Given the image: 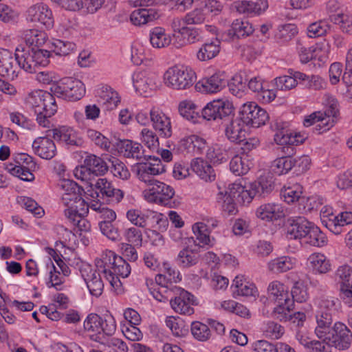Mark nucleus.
<instances>
[{
	"label": "nucleus",
	"mask_w": 352,
	"mask_h": 352,
	"mask_svg": "<svg viewBox=\"0 0 352 352\" xmlns=\"http://www.w3.org/2000/svg\"><path fill=\"white\" fill-rule=\"evenodd\" d=\"M153 296L160 302L169 301L171 308L182 315L194 314L193 306L197 305V298L191 293L176 285L163 287L160 290L152 292Z\"/></svg>",
	"instance_id": "f257e3e1"
},
{
	"label": "nucleus",
	"mask_w": 352,
	"mask_h": 352,
	"mask_svg": "<svg viewBox=\"0 0 352 352\" xmlns=\"http://www.w3.org/2000/svg\"><path fill=\"white\" fill-rule=\"evenodd\" d=\"M25 103L34 111L36 121L40 126L50 127L49 120L57 111V104L53 93L36 90L25 98Z\"/></svg>",
	"instance_id": "f03ea898"
},
{
	"label": "nucleus",
	"mask_w": 352,
	"mask_h": 352,
	"mask_svg": "<svg viewBox=\"0 0 352 352\" xmlns=\"http://www.w3.org/2000/svg\"><path fill=\"white\" fill-rule=\"evenodd\" d=\"M84 329L88 332L91 340L101 344L115 333L116 324L112 316L102 318L96 314H91L84 322Z\"/></svg>",
	"instance_id": "7ed1b4c3"
},
{
	"label": "nucleus",
	"mask_w": 352,
	"mask_h": 352,
	"mask_svg": "<svg viewBox=\"0 0 352 352\" xmlns=\"http://www.w3.org/2000/svg\"><path fill=\"white\" fill-rule=\"evenodd\" d=\"M16 62L19 71L24 70L28 73H36L40 67L49 64L50 52L38 47H25L16 49Z\"/></svg>",
	"instance_id": "20e7f679"
},
{
	"label": "nucleus",
	"mask_w": 352,
	"mask_h": 352,
	"mask_svg": "<svg viewBox=\"0 0 352 352\" xmlns=\"http://www.w3.org/2000/svg\"><path fill=\"white\" fill-rule=\"evenodd\" d=\"M195 72L185 65H176L168 68L164 74V84L173 89L185 90L195 82Z\"/></svg>",
	"instance_id": "39448f33"
},
{
	"label": "nucleus",
	"mask_w": 352,
	"mask_h": 352,
	"mask_svg": "<svg viewBox=\"0 0 352 352\" xmlns=\"http://www.w3.org/2000/svg\"><path fill=\"white\" fill-rule=\"evenodd\" d=\"M50 91L58 98L67 100H80L85 94L84 84L79 80L65 78L59 82L53 84Z\"/></svg>",
	"instance_id": "423d86ee"
},
{
	"label": "nucleus",
	"mask_w": 352,
	"mask_h": 352,
	"mask_svg": "<svg viewBox=\"0 0 352 352\" xmlns=\"http://www.w3.org/2000/svg\"><path fill=\"white\" fill-rule=\"evenodd\" d=\"M202 117L208 121H221L223 124L234 113L232 104L226 99L213 100L201 111Z\"/></svg>",
	"instance_id": "0eeeda50"
},
{
	"label": "nucleus",
	"mask_w": 352,
	"mask_h": 352,
	"mask_svg": "<svg viewBox=\"0 0 352 352\" xmlns=\"http://www.w3.org/2000/svg\"><path fill=\"white\" fill-rule=\"evenodd\" d=\"M271 127L276 131L274 141L283 146H292L302 144L307 138L306 133H293L288 129V123L280 120L272 122Z\"/></svg>",
	"instance_id": "6e6552de"
},
{
	"label": "nucleus",
	"mask_w": 352,
	"mask_h": 352,
	"mask_svg": "<svg viewBox=\"0 0 352 352\" xmlns=\"http://www.w3.org/2000/svg\"><path fill=\"white\" fill-rule=\"evenodd\" d=\"M323 340L327 345L334 346L339 350H345L351 346L352 332L344 324L337 322Z\"/></svg>",
	"instance_id": "1a4fd4ad"
},
{
	"label": "nucleus",
	"mask_w": 352,
	"mask_h": 352,
	"mask_svg": "<svg viewBox=\"0 0 352 352\" xmlns=\"http://www.w3.org/2000/svg\"><path fill=\"white\" fill-rule=\"evenodd\" d=\"M91 187L94 191L90 195L93 198L118 204L124 197V192L114 188L112 184L105 178L98 179L94 184H91Z\"/></svg>",
	"instance_id": "9d476101"
},
{
	"label": "nucleus",
	"mask_w": 352,
	"mask_h": 352,
	"mask_svg": "<svg viewBox=\"0 0 352 352\" xmlns=\"http://www.w3.org/2000/svg\"><path fill=\"white\" fill-rule=\"evenodd\" d=\"M145 199L162 206L173 207L174 201L172 199L175 195L174 189L164 182H158L151 187L148 190L144 191Z\"/></svg>",
	"instance_id": "9b49d317"
},
{
	"label": "nucleus",
	"mask_w": 352,
	"mask_h": 352,
	"mask_svg": "<svg viewBox=\"0 0 352 352\" xmlns=\"http://www.w3.org/2000/svg\"><path fill=\"white\" fill-rule=\"evenodd\" d=\"M239 115L245 125L255 128L265 124L269 118L267 111L254 102L244 104L240 109Z\"/></svg>",
	"instance_id": "f8f14e48"
},
{
	"label": "nucleus",
	"mask_w": 352,
	"mask_h": 352,
	"mask_svg": "<svg viewBox=\"0 0 352 352\" xmlns=\"http://www.w3.org/2000/svg\"><path fill=\"white\" fill-rule=\"evenodd\" d=\"M322 223L335 234L344 232V227L352 224V212H343L336 215L327 210L322 211Z\"/></svg>",
	"instance_id": "ddd939ff"
},
{
	"label": "nucleus",
	"mask_w": 352,
	"mask_h": 352,
	"mask_svg": "<svg viewBox=\"0 0 352 352\" xmlns=\"http://www.w3.org/2000/svg\"><path fill=\"white\" fill-rule=\"evenodd\" d=\"M19 74L16 52L13 54L7 49L0 48V76L14 80L17 78Z\"/></svg>",
	"instance_id": "4468645a"
},
{
	"label": "nucleus",
	"mask_w": 352,
	"mask_h": 352,
	"mask_svg": "<svg viewBox=\"0 0 352 352\" xmlns=\"http://www.w3.org/2000/svg\"><path fill=\"white\" fill-rule=\"evenodd\" d=\"M314 223L304 217H290L287 221V234L292 239H305Z\"/></svg>",
	"instance_id": "2eb2a0df"
},
{
	"label": "nucleus",
	"mask_w": 352,
	"mask_h": 352,
	"mask_svg": "<svg viewBox=\"0 0 352 352\" xmlns=\"http://www.w3.org/2000/svg\"><path fill=\"white\" fill-rule=\"evenodd\" d=\"M81 276L85 281L90 294L96 297L100 296L104 289V283L101 278V272L94 270L89 265L80 268Z\"/></svg>",
	"instance_id": "dca6fc26"
},
{
	"label": "nucleus",
	"mask_w": 352,
	"mask_h": 352,
	"mask_svg": "<svg viewBox=\"0 0 352 352\" xmlns=\"http://www.w3.org/2000/svg\"><path fill=\"white\" fill-rule=\"evenodd\" d=\"M157 76L153 73L146 71L135 72L133 75V83L136 91L141 95L147 96L149 91L154 90L158 87Z\"/></svg>",
	"instance_id": "f3484780"
},
{
	"label": "nucleus",
	"mask_w": 352,
	"mask_h": 352,
	"mask_svg": "<svg viewBox=\"0 0 352 352\" xmlns=\"http://www.w3.org/2000/svg\"><path fill=\"white\" fill-rule=\"evenodd\" d=\"M227 84V78L224 72H217L210 77L204 78L196 84L199 91L212 94L222 90Z\"/></svg>",
	"instance_id": "a211bd4d"
},
{
	"label": "nucleus",
	"mask_w": 352,
	"mask_h": 352,
	"mask_svg": "<svg viewBox=\"0 0 352 352\" xmlns=\"http://www.w3.org/2000/svg\"><path fill=\"white\" fill-rule=\"evenodd\" d=\"M149 115L153 126L159 135L164 138H170L172 135L170 118L157 108H153Z\"/></svg>",
	"instance_id": "6ab92c4d"
},
{
	"label": "nucleus",
	"mask_w": 352,
	"mask_h": 352,
	"mask_svg": "<svg viewBox=\"0 0 352 352\" xmlns=\"http://www.w3.org/2000/svg\"><path fill=\"white\" fill-rule=\"evenodd\" d=\"M225 134L227 138L232 142L241 143L245 140L246 131L245 123L240 118L235 117L234 114L223 124Z\"/></svg>",
	"instance_id": "aec40b11"
},
{
	"label": "nucleus",
	"mask_w": 352,
	"mask_h": 352,
	"mask_svg": "<svg viewBox=\"0 0 352 352\" xmlns=\"http://www.w3.org/2000/svg\"><path fill=\"white\" fill-rule=\"evenodd\" d=\"M28 16L31 21L40 23L47 28L53 26L52 12L49 7L43 3L32 6L28 10Z\"/></svg>",
	"instance_id": "412c9836"
},
{
	"label": "nucleus",
	"mask_w": 352,
	"mask_h": 352,
	"mask_svg": "<svg viewBox=\"0 0 352 352\" xmlns=\"http://www.w3.org/2000/svg\"><path fill=\"white\" fill-rule=\"evenodd\" d=\"M58 186L63 191L62 201L67 208L74 204L75 201L80 199L84 192V189L73 180L63 179Z\"/></svg>",
	"instance_id": "4be33fe9"
},
{
	"label": "nucleus",
	"mask_w": 352,
	"mask_h": 352,
	"mask_svg": "<svg viewBox=\"0 0 352 352\" xmlns=\"http://www.w3.org/2000/svg\"><path fill=\"white\" fill-rule=\"evenodd\" d=\"M118 151L128 158H135L138 160H146L143 146L138 142L129 140H119L116 143Z\"/></svg>",
	"instance_id": "5701e85b"
},
{
	"label": "nucleus",
	"mask_w": 352,
	"mask_h": 352,
	"mask_svg": "<svg viewBox=\"0 0 352 352\" xmlns=\"http://www.w3.org/2000/svg\"><path fill=\"white\" fill-rule=\"evenodd\" d=\"M34 153L45 160H51L57 153L54 142L48 137L37 138L32 143Z\"/></svg>",
	"instance_id": "b1692460"
},
{
	"label": "nucleus",
	"mask_w": 352,
	"mask_h": 352,
	"mask_svg": "<svg viewBox=\"0 0 352 352\" xmlns=\"http://www.w3.org/2000/svg\"><path fill=\"white\" fill-rule=\"evenodd\" d=\"M118 257L113 252L109 251L102 254L100 258L96 260V270L104 274V278L112 286L114 284V278L111 277V272Z\"/></svg>",
	"instance_id": "393cba45"
},
{
	"label": "nucleus",
	"mask_w": 352,
	"mask_h": 352,
	"mask_svg": "<svg viewBox=\"0 0 352 352\" xmlns=\"http://www.w3.org/2000/svg\"><path fill=\"white\" fill-rule=\"evenodd\" d=\"M52 138L58 141L70 146H80L82 140L78 135L77 133L72 128L67 126H60L52 131Z\"/></svg>",
	"instance_id": "a878e982"
},
{
	"label": "nucleus",
	"mask_w": 352,
	"mask_h": 352,
	"mask_svg": "<svg viewBox=\"0 0 352 352\" xmlns=\"http://www.w3.org/2000/svg\"><path fill=\"white\" fill-rule=\"evenodd\" d=\"M283 151L287 156L276 159L271 166L272 171L278 175L287 173L294 167L293 157L291 155L294 153V147L283 146Z\"/></svg>",
	"instance_id": "bb28decb"
},
{
	"label": "nucleus",
	"mask_w": 352,
	"mask_h": 352,
	"mask_svg": "<svg viewBox=\"0 0 352 352\" xmlns=\"http://www.w3.org/2000/svg\"><path fill=\"white\" fill-rule=\"evenodd\" d=\"M201 38V36L199 29L182 26L181 34H173V45L176 48H181L187 44L198 42Z\"/></svg>",
	"instance_id": "cd10ccee"
},
{
	"label": "nucleus",
	"mask_w": 352,
	"mask_h": 352,
	"mask_svg": "<svg viewBox=\"0 0 352 352\" xmlns=\"http://www.w3.org/2000/svg\"><path fill=\"white\" fill-rule=\"evenodd\" d=\"M256 217L262 220L272 221L285 216L281 206L275 204H264L260 206L256 212Z\"/></svg>",
	"instance_id": "c85d7f7f"
},
{
	"label": "nucleus",
	"mask_w": 352,
	"mask_h": 352,
	"mask_svg": "<svg viewBox=\"0 0 352 352\" xmlns=\"http://www.w3.org/2000/svg\"><path fill=\"white\" fill-rule=\"evenodd\" d=\"M109 167L103 159L95 155H87L84 160V168L89 175H104L108 171Z\"/></svg>",
	"instance_id": "c756f323"
},
{
	"label": "nucleus",
	"mask_w": 352,
	"mask_h": 352,
	"mask_svg": "<svg viewBox=\"0 0 352 352\" xmlns=\"http://www.w3.org/2000/svg\"><path fill=\"white\" fill-rule=\"evenodd\" d=\"M164 274H158L155 276V282L160 285V290L163 287H169L174 285L173 283H177L182 280L179 272L173 268L170 264L164 263L163 265Z\"/></svg>",
	"instance_id": "7c9ffc66"
},
{
	"label": "nucleus",
	"mask_w": 352,
	"mask_h": 352,
	"mask_svg": "<svg viewBox=\"0 0 352 352\" xmlns=\"http://www.w3.org/2000/svg\"><path fill=\"white\" fill-rule=\"evenodd\" d=\"M192 170L203 180L212 182L215 179L216 174L212 166L201 158L194 159L190 164Z\"/></svg>",
	"instance_id": "2f4dec72"
},
{
	"label": "nucleus",
	"mask_w": 352,
	"mask_h": 352,
	"mask_svg": "<svg viewBox=\"0 0 352 352\" xmlns=\"http://www.w3.org/2000/svg\"><path fill=\"white\" fill-rule=\"evenodd\" d=\"M254 31L252 25L248 21L236 19L228 30V36L232 40L239 39L250 36Z\"/></svg>",
	"instance_id": "473e14b6"
},
{
	"label": "nucleus",
	"mask_w": 352,
	"mask_h": 352,
	"mask_svg": "<svg viewBox=\"0 0 352 352\" xmlns=\"http://www.w3.org/2000/svg\"><path fill=\"white\" fill-rule=\"evenodd\" d=\"M199 258V254L196 250L186 246L179 251L175 261L179 267L188 268L197 264Z\"/></svg>",
	"instance_id": "72a5a7b5"
},
{
	"label": "nucleus",
	"mask_w": 352,
	"mask_h": 352,
	"mask_svg": "<svg viewBox=\"0 0 352 352\" xmlns=\"http://www.w3.org/2000/svg\"><path fill=\"white\" fill-rule=\"evenodd\" d=\"M159 14L154 8H141L134 10L131 14V21L135 25H144L158 19Z\"/></svg>",
	"instance_id": "f704fd0d"
},
{
	"label": "nucleus",
	"mask_w": 352,
	"mask_h": 352,
	"mask_svg": "<svg viewBox=\"0 0 352 352\" xmlns=\"http://www.w3.org/2000/svg\"><path fill=\"white\" fill-rule=\"evenodd\" d=\"M338 113L337 104L336 102H333V103L330 104L329 108L324 113L316 111L307 116L304 120L303 124L305 126L309 127L313 124H316L318 122H323V121L327 120V118H336Z\"/></svg>",
	"instance_id": "c9c22d12"
},
{
	"label": "nucleus",
	"mask_w": 352,
	"mask_h": 352,
	"mask_svg": "<svg viewBox=\"0 0 352 352\" xmlns=\"http://www.w3.org/2000/svg\"><path fill=\"white\" fill-rule=\"evenodd\" d=\"M316 320L317 325L315 333L318 338L323 340L333 329V317L330 316V314L317 311Z\"/></svg>",
	"instance_id": "e433bc0d"
},
{
	"label": "nucleus",
	"mask_w": 352,
	"mask_h": 352,
	"mask_svg": "<svg viewBox=\"0 0 352 352\" xmlns=\"http://www.w3.org/2000/svg\"><path fill=\"white\" fill-rule=\"evenodd\" d=\"M146 160H151V162L140 163L138 164L136 170L152 175H157L166 171V166L162 164L161 160L157 157L146 155Z\"/></svg>",
	"instance_id": "4c0bfd02"
},
{
	"label": "nucleus",
	"mask_w": 352,
	"mask_h": 352,
	"mask_svg": "<svg viewBox=\"0 0 352 352\" xmlns=\"http://www.w3.org/2000/svg\"><path fill=\"white\" fill-rule=\"evenodd\" d=\"M219 52L220 41L215 38L203 44L197 53V57L201 61H206L217 56Z\"/></svg>",
	"instance_id": "58836bf2"
},
{
	"label": "nucleus",
	"mask_w": 352,
	"mask_h": 352,
	"mask_svg": "<svg viewBox=\"0 0 352 352\" xmlns=\"http://www.w3.org/2000/svg\"><path fill=\"white\" fill-rule=\"evenodd\" d=\"M149 40L151 45L155 48H162L171 43L170 35L166 34L162 27H155L150 30Z\"/></svg>",
	"instance_id": "ea45409f"
},
{
	"label": "nucleus",
	"mask_w": 352,
	"mask_h": 352,
	"mask_svg": "<svg viewBox=\"0 0 352 352\" xmlns=\"http://www.w3.org/2000/svg\"><path fill=\"white\" fill-rule=\"evenodd\" d=\"M302 187L298 184L285 188L280 192L285 202L292 204L299 201L300 204H304L306 201L309 200V198L302 196Z\"/></svg>",
	"instance_id": "a19ab883"
},
{
	"label": "nucleus",
	"mask_w": 352,
	"mask_h": 352,
	"mask_svg": "<svg viewBox=\"0 0 352 352\" xmlns=\"http://www.w3.org/2000/svg\"><path fill=\"white\" fill-rule=\"evenodd\" d=\"M293 309L294 303L292 299L278 301L277 306L274 309L273 317L280 322L289 321L292 314L291 311Z\"/></svg>",
	"instance_id": "79ce46f5"
},
{
	"label": "nucleus",
	"mask_w": 352,
	"mask_h": 352,
	"mask_svg": "<svg viewBox=\"0 0 352 352\" xmlns=\"http://www.w3.org/2000/svg\"><path fill=\"white\" fill-rule=\"evenodd\" d=\"M309 267L314 273L325 274L330 270V263L322 254H312L308 258Z\"/></svg>",
	"instance_id": "37998d69"
},
{
	"label": "nucleus",
	"mask_w": 352,
	"mask_h": 352,
	"mask_svg": "<svg viewBox=\"0 0 352 352\" xmlns=\"http://www.w3.org/2000/svg\"><path fill=\"white\" fill-rule=\"evenodd\" d=\"M257 194L263 195L271 192L274 187L273 176L271 173H267L261 175L257 182L252 184Z\"/></svg>",
	"instance_id": "c03bdc74"
},
{
	"label": "nucleus",
	"mask_w": 352,
	"mask_h": 352,
	"mask_svg": "<svg viewBox=\"0 0 352 352\" xmlns=\"http://www.w3.org/2000/svg\"><path fill=\"white\" fill-rule=\"evenodd\" d=\"M297 34V26L294 24L287 23L278 26L275 37L278 43H285L291 41Z\"/></svg>",
	"instance_id": "a18cd8bd"
},
{
	"label": "nucleus",
	"mask_w": 352,
	"mask_h": 352,
	"mask_svg": "<svg viewBox=\"0 0 352 352\" xmlns=\"http://www.w3.org/2000/svg\"><path fill=\"white\" fill-rule=\"evenodd\" d=\"M303 242L310 245L322 247L327 244V239L320 229L314 224L309 230V234Z\"/></svg>",
	"instance_id": "49530a36"
},
{
	"label": "nucleus",
	"mask_w": 352,
	"mask_h": 352,
	"mask_svg": "<svg viewBox=\"0 0 352 352\" xmlns=\"http://www.w3.org/2000/svg\"><path fill=\"white\" fill-rule=\"evenodd\" d=\"M247 80H244L241 74H235L227 84L230 93L239 98L242 97L246 89Z\"/></svg>",
	"instance_id": "de8ad7c7"
},
{
	"label": "nucleus",
	"mask_w": 352,
	"mask_h": 352,
	"mask_svg": "<svg viewBox=\"0 0 352 352\" xmlns=\"http://www.w3.org/2000/svg\"><path fill=\"white\" fill-rule=\"evenodd\" d=\"M89 212V206L81 197L75 204L71 205L65 210V215L67 218L74 217L75 216L85 217Z\"/></svg>",
	"instance_id": "09e8293b"
},
{
	"label": "nucleus",
	"mask_w": 352,
	"mask_h": 352,
	"mask_svg": "<svg viewBox=\"0 0 352 352\" xmlns=\"http://www.w3.org/2000/svg\"><path fill=\"white\" fill-rule=\"evenodd\" d=\"M294 263L289 256H281L271 261L269 270L274 273H283L293 268Z\"/></svg>",
	"instance_id": "8fccbe9b"
},
{
	"label": "nucleus",
	"mask_w": 352,
	"mask_h": 352,
	"mask_svg": "<svg viewBox=\"0 0 352 352\" xmlns=\"http://www.w3.org/2000/svg\"><path fill=\"white\" fill-rule=\"evenodd\" d=\"M267 292L270 298L276 302L290 299L289 294L285 291L284 285L278 281L272 282L268 286Z\"/></svg>",
	"instance_id": "3c124183"
},
{
	"label": "nucleus",
	"mask_w": 352,
	"mask_h": 352,
	"mask_svg": "<svg viewBox=\"0 0 352 352\" xmlns=\"http://www.w3.org/2000/svg\"><path fill=\"white\" fill-rule=\"evenodd\" d=\"M206 157L211 162L217 164L226 162L230 158L228 152L219 145L209 148L206 153Z\"/></svg>",
	"instance_id": "603ef678"
},
{
	"label": "nucleus",
	"mask_w": 352,
	"mask_h": 352,
	"mask_svg": "<svg viewBox=\"0 0 352 352\" xmlns=\"http://www.w3.org/2000/svg\"><path fill=\"white\" fill-rule=\"evenodd\" d=\"M192 230L197 239L202 246L205 245L209 246L213 245L212 241L214 239H212V240L210 239L208 226L205 223L201 222L196 223L192 226Z\"/></svg>",
	"instance_id": "864d4df0"
},
{
	"label": "nucleus",
	"mask_w": 352,
	"mask_h": 352,
	"mask_svg": "<svg viewBox=\"0 0 352 352\" xmlns=\"http://www.w3.org/2000/svg\"><path fill=\"white\" fill-rule=\"evenodd\" d=\"M100 97V102H102V108L107 111H111L116 109L120 102L118 94L111 89L102 91Z\"/></svg>",
	"instance_id": "5fc2aeb1"
},
{
	"label": "nucleus",
	"mask_w": 352,
	"mask_h": 352,
	"mask_svg": "<svg viewBox=\"0 0 352 352\" xmlns=\"http://www.w3.org/2000/svg\"><path fill=\"white\" fill-rule=\"evenodd\" d=\"M230 170L236 175H242L246 174L250 166L247 158H243L239 155L234 156L230 162Z\"/></svg>",
	"instance_id": "6e6d98bb"
},
{
	"label": "nucleus",
	"mask_w": 352,
	"mask_h": 352,
	"mask_svg": "<svg viewBox=\"0 0 352 352\" xmlns=\"http://www.w3.org/2000/svg\"><path fill=\"white\" fill-rule=\"evenodd\" d=\"M76 50V44L67 41L55 40L52 43V51L56 55L67 56Z\"/></svg>",
	"instance_id": "4d7b16f0"
},
{
	"label": "nucleus",
	"mask_w": 352,
	"mask_h": 352,
	"mask_svg": "<svg viewBox=\"0 0 352 352\" xmlns=\"http://www.w3.org/2000/svg\"><path fill=\"white\" fill-rule=\"evenodd\" d=\"M109 162L111 164V171L115 177L123 180L129 178L131 174L127 167L119 159L113 157L109 159Z\"/></svg>",
	"instance_id": "13d9d810"
},
{
	"label": "nucleus",
	"mask_w": 352,
	"mask_h": 352,
	"mask_svg": "<svg viewBox=\"0 0 352 352\" xmlns=\"http://www.w3.org/2000/svg\"><path fill=\"white\" fill-rule=\"evenodd\" d=\"M329 19L335 24H339L343 32H352V16L343 13L330 14Z\"/></svg>",
	"instance_id": "bf43d9fd"
},
{
	"label": "nucleus",
	"mask_w": 352,
	"mask_h": 352,
	"mask_svg": "<svg viewBox=\"0 0 352 352\" xmlns=\"http://www.w3.org/2000/svg\"><path fill=\"white\" fill-rule=\"evenodd\" d=\"M130 265L121 256H118L111 272V277L114 278V283H116V279L118 278V276H122V278H126L130 274Z\"/></svg>",
	"instance_id": "052dcab7"
},
{
	"label": "nucleus",
	"mask_w": 352,
	"mask_h": 352,
	"mask_svg": "<svg viewBox=\"0 0 352 352\" xmlns=\"http://www.w3.org/2000/svg\"><path fill=\"white\" fill-rule=\"evenodd\" d=\"M191 332L194 338L199 341H206L210 336V328L199 321L192 322Z\"/></svg>",
	"instance_id": "680f3d73"
},
{
	"label": "nucleus",
	"mask_w": 352,
	"mask_h": 352,
	"mask_svg": "<svg viewBox=\"0 0 352 352\" xmlns=\"http://www.w3.org/2000/svg\"><path fill=\"white\" fill-rule=\"evenodd\" d=\"M338 305H339L338 298L333 297L324 298L320 301L318 311L330 314V316L333 317L337 311Z\"/></svg>",
	"instance_id": "e2e57ef3"
},
{
	"label": "nucleus",
	"mask_w": 352,
	"mask_h": 352,
	"mask_svg": "<svg viewBox=\"0 0 352 352\" xmlns=\"http://www.w3.org/2000/svg\"><path fill=\"white\" fill-rule=\"evenodd\" d=\"M126 218L135 226L144 228L146 226V221L148 219V215L143 213L140 210L131 209L126 212Z\"/></svg>",
	"instance_id": "0e129e2a"
},
{
	"label": "nucleus",
	"mask_w": 352,
	"mask_h": 352,
	"mask_svg": "<svg viewBox=\"0 0 352 352\" xmlns=\"http://www.w3.org/2000/svg\"><path fill=\"white\" fill-rule=\"evenodd\" d=\"M217 201L221 204L222 209L224 212H227L229 215L235 214L237 212L235 201L236 199L230 197L229 196H224L223 192H219L217 194Z\"/></svg>",
	"instance_id": "69168bd1"
},
{
	"label": "nucleus",
	"mask_w": 352,
	"mask_h": 352,
	"mask_svg": "<svg viewBox=\"0 0 352 352\" xmlns=\"http://www.w3.org/2000/svg\"><path fill=\"white\" fill-rule=\"evenodd\" d=\"M18 202L27 210L31 212L34 216L41 217L44 213V210L32 198L28 197H20Z\"/></svg>",
	"instance_id": "338daca9"
},
{
	"label": "nucleus",
	"mask_w": 352,
	"mask_h": 352,
	"mask_svg": "<svg viewBox=\"0 0 352 352\" xmlns=\"http://www.w3.org/2000/svg\"><path fill=\"white\" fill-rule=\"evenodd\" d=\"M329 29V25L324 21H319L310 24L307 28L308 36L319 37L324 35Z\"/></svg>",
	"instance_id": "774afa93"
}]
</instances>
